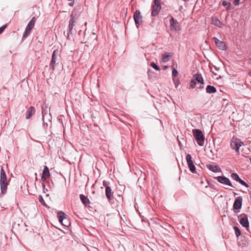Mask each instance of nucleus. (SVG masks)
<instances>
[{"label":"nucleus","mask_w":251,"mask_h":251,"mask_svg":"<svg viewBox=\"0 0 251 251\" xmlns=\"http://www.w3.org/2000/svg\"><path fill=\"white\" fill-rule=\"evenodd\" d=\"M231 147L232 149L235 150L239 154V149L240 147L242 148V153L243 156H245L246 154H248L250 150L249 148L243 145V143L239 139L236 138H233L230 143Z\"/></svg>","instance_id":"nucleus-1"},{"label":"nucleus","mask_w":251,"mask_h":251,"mask_svg":"<svg viewBox=\"0 0 251 251\" xmlns=\"http://www.w3.org/2000/svg\"><path fill=\"white\" fill-rule=\"evenodd\" d=\"M0 184L1 194H5L6 192L8 183L7 181L5 172L3 168L0 169Z\"/></svg>","instance_id":"nucleus-2"},{"label":"nucleus","mask_w":251,"mask_h":251,"mask_svg":"<svg viewBox=\"0 0 251 251\" xmlns=\"http://www.w3.org/2000/svg\"><path fill=\"white\" fill-rule=\"evenodd\" d=\"M193 133L197 144L200 146H203L204 136L202 131L200 129H195L193 130Z\"/></svg>","instance_id":"nucleus-3"},{"label":"nucleus","mask_w":251,"mask_h":251,"mask_svg":"<svg viewBox=\"0 0 251 251\" xmlns=\"http://www.w3.org/2000/svg\"><path fill=\"white\" fill-rule=\"evenodd\" d=\"M77 19L78 16L76 14L72 13V15H71L70 20L69 21L68 28V33L67 36L68 39H70V35L73 34L74 27L75 25V24Z\"/></svg>","instance_id":"nucleus-4"},{"label":"nucleus","mask_w":251,"mask_h":251,"mask_svg":"<svg viewBox=\"0 0 251 251\" xmlns=\"http://www.w3.org/2000/svg\"><path fill=\"white\" fill-rule=\"evenodd\" d=\"M36 21V18L33 17L28 23L23 34V38H26L29 35L35 25Z\"/></svg>","instance_id":"nucleus-5"},{"label":"nucleus","mask_w":251,"mask_h":251,"mask_svg":"<svg viewBox=\"0 0 251 251\" xmlns=\"http://www.w3.org/2000/svg\"><path fill=\"white\" fill-rule=\"evenodd\" d=\"M161 9L160 0H154L153 4L151 6V15L152 17L157 16Z\"/></svg>","instance_id":"nucleus-6"},{"label":"nucleus","mask_w":251,"mask_h":251,"mask_svg":"<svg viewBox=\"0 0 251 251\" xmlns=\"http://www.w3.org/2000/svg\"><path fill=\"white\" fill-rule=\"evenodd\" d=\"M197 82L203 84V78L201 75L195 74L193 75V78L190 81V87L192 88L196 87Z\"/></svg>","instance_id":"nucleus-7"},{"label":"nucleus","mask_w":251,"mask_h":251,"mask_svg":"<svg viewBox=\"0 0 251 251\" xmlns=\"http://www.w3.org/2000/svg\"><path fill=\"white\" fill-rule=\"evenodd\" d=\"M240 218L239 222L242 226L248 229L249 227V222L248 219V216L246 214L243 213L238 216Z\"/></svg>","instance_id":"nucleus-8"},{"label":"nucleus","mask_w":251,"mask_h":251,"mask_svg":"<svg viewBox=\"0 0 251 251\" xmlns=\"http://www.w3.org/2000/svg\"><path fill=\"white\" fill-rule=\"evenodd\" d=\"M133 18L137 27L142 23V16L139 10H136L133 15Z\"/></svg>","instance_id":"nucleus-9"},{"label":"nucleus","mask_w":251,"mask_h":251,"mask_svg":"<svg viewBox=\"0 0 251 251\" xmlns=\"http://www.w3.org/2000/svg\"><path fill=\"white\" fill-rule=\"evenodd\" d=\"M186 159L190 171L193 173H195L196 167L194 164L191 154H187L186 156Z\"/></svg>","instance_id":"nucleus-10"},{"label":"nucleus","mask_w":251,"mask_h":251,"mask_svg":"<svg viewBox=\"0 0 251 251\" xmlns=\"http://www.w3.org/2000/svg\"><path fill=\"white\" fill-rule=\"evenodd\" d=\"M170 24L171 30L179 31L180 30L179 24L173 17H171L170 20Z\"/></svg>","instance_id":"nucleus-11"},{"label":"nucleus","mask_w":251,"mask_h":251,"mask_svg":"<svg viewBox=\"0 0 251 251\" xmlns=\"http://www.w3.org/2000/svg\"><path fill=\"white\" fill-rule=\"evenodd\" d=\"M242 205V198L241 197H237L233 203V207L234 210H236V212L239 211L241 208Z\"/></svg>","instance_id":"nucleus-12"},{"label":"nucleus","mask_w":251,"mask_h":251,"mask_svg":"<svg viewBox=\"0 0 251 251\" xmlns=\"http://www.w3.org/2000/svg\"><path fill=\"white\" fill-rule=\"evenodd\" d=\"M58 54H59V50L57 49L55 50L53 52V53L52 55L51 60L50 64V68H52V70L54 69L55 63L56 62V59H57L56 56L58 55Z\"/></svg>","instance_id":"nucleus-13"},{"label":"nucleus","mask_w":251,"mask_h":251,"mask_svg":"<svg viewBox=\"0 0 251 251\" xmlns=\"http://www.w3.org/2000/svg\"><path fill=\"white\" fill-rule=\"evenodd\" d=\"M206 167L209 170L213 173H218L220 172V167L215 163L207 164L206 165Z\"/></svg>","instance_id":"nucleus-14"},{"label":"nucleus","mask_w":251,"mask_h":251,"mask_svg":"<svg viewBox=\"0 0 251 251\" xmlns=\"http://www.w3.org/2000/svg\"><path fill=\"white\" fill-rule=\"evenodd\" d=\"M50 176V173L49 169L47 166H44V169L42 172L41 179L43 181H45Z\"/></svg>","instance_id":"nucleus-15"},{"label":"nucleus","mask_w":251,"mask_h":251,"mask_svg":"<svg viewBox=\"0 0 251 251\" xmlns=\"http://www.w3.org/2000/svg\"><path fill=\"white\" fill-rule=\"evenodd\" d=\"M231 177L232 178L235 180L236 181L239 182L241 184L245 186L247 188H248L249 187V185L246 183L244 181L242 180L238 176V175L236 173H232L231 174Z\"/></svg>","instance_id":"nucleus-16"},{"label":"nucleus","mask_w":251,"mask_h":251,"mask_svg":"<svg viewBox=\"0 0 251 251\" xmlns=\"http://www.w3.org/2000/svg\"><path fill=\"white\" fill-rule=\"evenodd\" d=\"M105 195L109 201L113 199V192L110 187L106 186L105 188Z\"/></svg>","instance_id":"nucleus-17"},{"label":"nucleus","mask_w":251,"mask_h":251,"mask_svg":"<svg viewBox=\"0 0 251 251\" xmlns=\"http://www.w3.org/2000/svg\"><path fill=\"white\" fill-rule=\"evenodd\" d=\"M35 113V109L33 106H30L26 113V119H28Z\"/></svg>","instance_id":"nucleus-18"},{"label":"nucleus","mask_w":251,"mask_h":251,"mask_svg":"<svg viewBox=\"0 0 251 251\" xmlns=\"http://www.w3.org/2000/svg\"><path fill=\"white\" fill-rule=\"evenodd\" d=\"M79 198L81 202L84 205H87L90 203V201L89 200V199L87 198V197L85 196V195L83 194H80L79 195Z\"/></svg>","instance_id":"nucleus-19"},{"label":"nucleus","mask_w":251,"mask_h":251,"mask_svg":"<svg viewBox=\"0 0 251 251\" xmlns=\"http://www.w3.org/2000/svg\"><path fill=\"white\" fill-rule=\"evenodd\" d=\"M211 24L220 27V20L219 18L216 16H213L211 18Z\"/></svg>","instance_id":"nucleus-20"},{"label":"nucleus","mask_w":251,"mask_h":251,"mask_svg":"<svg viewBox=\"0 0 251 251\" xmlns=\"http://www.w3.org/2000/svg\"><path fill=\"white\" fill-rule=\"evenodd\" d=\"M65 216H66V215L63 212L60 211L58 213V220H59V222L62 223L63 225H64L63 223V221L64 220H65L66 219Z\"/></svg>","instance_id":"nucleus-21"},{"label":"nucleus","mask_w":251,"mask_h":251,"mask_svg":"<svg viewBox=\"0 0 251 251\" xmlns=\"http://www.w3.org/2000/svg\"><path fill=\"white\" fill-rule=\"evenodd\" d=\"M171 55L169 54H163L161 56V60L163 62H167L170 60Z\"/></svg>","instance_id":"nucleus-22"},{"label":"nucleus","mask_w":251,"mask_h":251,"mask_svg":"<svg viewBox=\"0 0 251 251\" xmlns=\"http://www.w3.org/2000/svg\"><path fill=\"white\" fill-rule=\"evenodd\" d=\"M221 183H224L229 186H232L230 180L225 176H221Z\"/></svg>","instance_id":"nucleus-23"},{"label":"nucleus","mask_w":251,"mask_h":251,"mask_svg":"<svg viewBox=\"0 0 251 251\" xmlns=\"http://www.w3.org/2000/svg\"><path fill=\"white\" fill-rule=\"evenodd\" d=\"M206 91L207 93L211 94L216 92V89L213 86L208 85L206 88Z\"/></svg>","instance_id":"nucleus-24"},{"label":"nucleus","mask_w":251,"mask_h":251,"mask_svg":"<svg viewBox=\"0 0 251 251\" xmlns=\"http://www.w3.org/2000/svg\"><path fill=\"white\" fill-rule=\"evenodd\" d=\"M209 187L213 190L212 191L216 190L218 191L219 185L217 183L212 182L209 184Z\"/></svg>","instance_id":"nucleus-25"},{"label":"nucleus","mask_w":251,"mask_h":251,"mask_svg":"<svg viewBox=\"0 0 251 251\" xmlns=\"http://www.w3.org/2000/svg\"><path fill=\"white\" fill-rule=\"evenodd\" d=\"M39 201L41 203H42V205L46 207H47V205L43 197L41 195H39Z\"/></svg>","instance_id":"nucleus-26"},{"label":"nucleus","mask_w":251,"mask_h":251,"mask_svg":"<svg viewBox=\"0 0 251 251\" xmlns=\"http://www.w3.org/2000/svg\"><path fill=\"white\" fill-rule=\"evenodd\" d=\"M235 234L237 237H238L241 235V231L239 228L237 226H234L233 227Z\"/></svg>","instance_id":"nucleus-27"},{"label":"nucleus","mask_w":251,"mask_h":251,"mask_svg":"<svg viewBox=\"0 0 251 251\" xmlns=\"http://www.w3.org/2000/svg\"><path fill=\"white\" fill-rule=\"evenodd\" d=\"M151 65L156 71H159L160 70V67L153 62L151 63Z\"/></svg>","instance_id":"nucleus-28"},{"label":"nucleus","mask_w":251,"mask_h":251,"mask_svg":"<svg viewBox=\"0 0 251 251\" xmlns=\"http://www.w3.org/2000/svg\"><path fill=\"white\" fill-rule=\"evenodd\" d=\"M212 40L214 41L215 44L218 47H220L219 40L217 37H213Z\"/></svg>","instance_id":"nucleus-29"},{"label":"nucleus","mask_w":251,"mask_h":251,"mask_svg":"<svg viewBox=\"0 0 251 251\" xmlns=\"http://www.w3.org/2000/svg\"><path fill=\"white\" fill-rule=\"evenodd\" d=\"M212 40L214 41L215 44L218 47H220L219 40L217 37H213Z\"/></svg>","instance_id":"nucleus-30"},{"label":"nucleus","mask_w":251,"mask_h":251,"mask_svg":"<svg viewBox=\"0 0 251 251\" xmlns=\"http://www.w3.org/2000/svg\"><path fill=\"white\" fill-rule=\"evenodd\" d=\"M177 70L173 68V70H172V76L173 77H176L177 76Z\"/></svg>","instance_id":"nucleus-31"},{"label":"nucleus","mask_w":251,"mask_h":251,"mask_svg":"<svg viewBox=\"0 0 251 251\" xmlns=\"http://www.w3.org/2000/svg\"><path fill=\"white\" fill-rule=\"evenodd\" d=\"M226 48V45L225 43L221 42V50H225Z\"/></svg>","instance_id":"nucleus-32"},{"label":"nucleus","mask_w":251,"mask_h":251,"mask_svg":"<svg viewBox=\"0 0 251 251\" xmlns=\"http://www.w3.org/2000/svg\"><path fill=\"white\" fill-rule=\"evenodd\" d=\"M210 69H211V72L212 73L214 74L215 75H217V73L215 72V71H216L217 72L219 71V69H217L216 67H214V68L211 67Z\"/></svg>","instance_id":"nucleus-33"},{"label":"nucleus","mask_w":251,"mask_h":251,"mask_svg":"<svg viewBox=\"0 0 251 251\" xmlns=\"http://www.w3.org/2000/svg\"><path fill=\"white\" fill-rule=\"evenodd\" d=\"M7 27V25H4L0 27V33L1 34Z\"/></svg>","instance_id":"nucleus-34"},{"label":"nucleus","mask_w":251,"mask_h":251,"mask_svg":"<svg viewBox=\"0 0 251 251\" xmlns=\"http://www.w3.org/2000/svg\"><path fill=\"white\" fill-rule=\"evenodd\" d=\"M223 5L224 6H227V5H230V3L229 2H227L226 1H224L223 2Z\"/></svg>","instance_id":"nucleus-35"},{"label":"nucleus","mask_w":251,"mask_h":251,"mask_svg":"<svg viewBox=\"0 0 251 251\" xmlns=\"http://www.w3.org/2000/svg\"><path fill=\"white\" fill-rule=\"evenodd\" d=\"M240 0H234V1H233V3L235 5H237L239 4V1Z\"/></svg>","instance_id":"nucleus-36"},{"label":"nucleus","mask_w":251,"mask_h":251,"mask_svg":"<svg viewBox=\"0 0 251 251\" xmlns=\"http://www.w3.org/2000/svg\"><path fill=\"white\" fill-rule=\"evenodd\" d=\"M103 185L105 187V188L106 187V186H108L107 184V182L105 181H103Z\"/></svg>","instance_id":"nucleus-37"},{"label":"nucleus","mask_w":251,"mask_h":251,"mask_svg":"<svg viewBox=\"0 0 251 251\" xmlns=\"http://www.w3.org/2000/svg\"><path fill=\"white\" fill-rule=\"evenodd\" d=\"M214 178L215 179H216L217 180V181L220 182V176H216V177H214Z\"/></svg>","instance_id":"nucleus-38"},{"label":"nucleus","mask_w":251,"mask_h":251,"mask_svg":"<svg viewBox=\"0 0 251 251\" xmlns=\"http://www.w3.org/2000/svg\"><path fill=\"white\" fill-rule=\"evenodd\" d=\"M227 100H225V99H224L223 100V102L224 103H226V104H227V103L226 102H227Z\"/></svg>","instance_id":"nucleus-39"},{"label":"nucleus","mask_w":251,"mask_h":251,"mask_svg":"<svg viewBox=\"0 0 251 251\" xmlns=\"http://www.w3.org/2000/svg\"><path fill=\"white\" fill-rule=\"evenodd\" d=\"M168 68L167 66H164V69H166Z\"/></svg>","instance_id":"nucleus-40"},{"label":"nucleus","mask_w":251,"mask_h":251,"mask_svg":"<svg viewBox=\"0 0 251 251\" xmlns=\"http://www.w3.org/2000/svg\"><path fill=\"white\" fill-rule=\"evenodd\" d=\"M249 75L251 76V71L249 73Z\"/></svg>","instance_id":"nucleus-41"},{"label":"nucleus","mask_w":251,"mask_h":251,"mask_svg":"<svg viewBox=\"0 0 251 251\" xmlns=\"http://www.w3.org/2000/svg\"><path fill=\"white\" fill-rule=\"evenodd\" d=\"M249 63L251 64V58L249 60Z\"/></svg>","instance_id":"nucleus-42"}]
</instances>
